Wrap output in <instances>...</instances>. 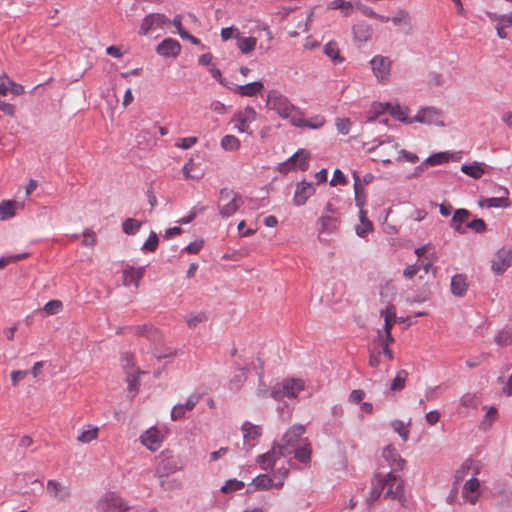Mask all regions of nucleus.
<instances>
[{"instance_id":"9b49d317","label":"nucleus","mask_w":512,"mask_h":512,"mask_svg":"<svg viewBox=\"0 0 512 512\" xmlns=\"http://www.w3.org/2000/svg\"><path fill=\"white\" fill-rule=\"evenodd\" d=\"M170 23L169 18L161 13H150L146 15L140 25L138 34L147 35L155 29H163Z\"/></svg>"},{"instance_id":"1a4fd4ad","label":"nucleus","mask_w":512,"mask_h":512,"mask_svg":"<svg viewBox=\"0 0 512 512\" xmlns=\"http://www.w3.org/2000/svg\"><path fill=\"white\" fill-rule=\"evenodd\" d=\"M97 512H128L127 503L116 493L103 495L96 503Z\"/></svg>"},{"instance_id":"58836bf2","label":"nucleus","mask_w":512,"mask_h":512,"mask_svg":"<svg viewBox=\"0 0 512 512\" xmlns=\"http://www.w3.org/2000/svg\"><path fill=\"white\" fill-rule=\"evenodd\" d=\"M121 366H122L123 370L125 371L126 375H134V374H142L143 373L136 367L134 355L129 352H125L121 356Z\"/></svg>"},{"instance_id":"a211bd4d","label":"nucleus","mask_w":512,"mask_h":512,"mask_svg":"<svg viewBox=\"0 0 512 512\" xmlns=\"http://www.w3.org/2000/svg\"><path fill=\"white\" fill-rule=\"evenodd\" d=\"M383 458L394 471L403 470L406 461L400 456L393 445H387L382 452Z\"/></svg>"},{"instance_id":"f704fd0d","label":"nucleus","mask_w":512,"mask_h":512,"mask_svg":"<svg viewBox=\"0 0 512 512\" xmlns=\"http://www.w3.org/2000/svg\"><path fill=\"white\" fill-rule=\"evenodd\" d=\"M353 36L355 41L367 42L372 35V29L369 24L365 22H359L352 28Z\"/></svg>"},{"instance_id":"b1692460","label":"nucleus","mask_w":512,"mask_h":512,"mask_svg":"<svg viewBox=\"0 0 512 512\" xmlns=\"http://www.w3.org/2000/svg\"><path fill=\"white\" fill-rule=\"evenodd\" d=\"M511 252L506 249H500L493 262H492V269L494 272L501 274L503 273L511 263Z\"/></svg>"},{"instance_id":"72a5a7b5","label":"nucleus","mask_w":512,"mask_h":512,"mask_svg":"<svg viewBox=\"0 0 512 512\" xmlns=\"http://www.w3.org/2000/svg\"><path fill=\"white\" fill-rule=\"evenodd\" d=\"M380 315L384 318V328L381 331L390 337V332L396 323L395 307L393 305L388 306L380 312Z\"/></svg>"},{"instance_id":"c756f323","label":"nucleus","mask_w":512,"mask_h":512,"mask_svg":"<svg viewBox=\"0 0 512 512\" xmlns=\"http://www.w3.org/2000/svg\"><path fill=\"white\" fill-rule=\"evenodd\" d=\"M467 277L463 274H455L450 279V291L457 297H462L468 289Z\"/></svg>"},{"instance_id":"bb28decb","label":"nucleus","mask_w":512,"mask_h":512,"mask_svg":"<svg viewBox=\"0 0 512 512\" xmlns=\"http://www.w3.org/2000/svg\"><path fill=\"white\" fill-rule=\"evenodd\" d=\"M294 457L301 463L308 464L311 461L312 446L308 438H304L301 444L293 449Z\"/></svg>"},{"instance_id":"423d86ee","label":"nucleus","mask_w":512,"mask_h":512,"mask_svg":"<svg viewBox=\"0 0 512 512\" xmlns=\"http://www.w3.org/2000/svg\"><path fill=\"white\" fill-rule=\"evenodd\" d=\"M389 111L390 114L397 120L404 122V123H413L414 117L410 118L408 117L409 109L407 107H402L400 105H392V104H382L378 103L373 105L372 111L370 112V115L368 116V121L372 122L376 120L377 117L382 115L385 111Z\"/></svg>"},{"instance_id":"de8ad7c7","label":"nucleus","mask_w":512,"mask_h":512,"mask_svg":"<svg viewBox=\"0 0 512 512\" xmlns=\"http://www.w3.org/2000/svg\"><path fill=\"white\" fill-rule=\"evenodd\" d=\"M141 228V222L134 219V218H128L126 219L122 224V229L124 233L128 235H133L139 231Z\"/></svg>"},{"instance_id":"680f3d73","label":"nucleus","mask_w":512,"mask_h":512,"mask_svg":"<svg viewBox=\"0 0 512 512\" xmlns=\"http://www.w3.org/2000/svg\"><path fill=\"white\" fill-rule=\"evenodd\" d=\"M158 242L159 239L157 234L155 232H151L142 249L149 252H154L157 249Z\"/></svg>"},{"instance_id":"37998d69","label":"nucleus","mask_w":512,"mask_h":512,"mask_svg":"<svg viewBox=\"0 0 512 512\" xmlns=\"http://www.w3.org/2000/svg\"><path fill=\"white\" fill-rule=\"evenodd\" d=\"M17 203L12 200H4L0 202V218L7 220L15 215Z\"/></svg>"},{"instance_id":"3c124183","label":"nucleus","mask_w":512,"mask_h":512,"mask_svg":"<svg viewBox=\"0 0 512 512\" xmlns=\"http://www.w3.org/2000/svg\"><path fill=\"white\" fill-rule=\"evenodd\" d=\"M378 477H381V474H377L372 482V488L368 498L369 504L375 502L380 497L381 493L385 490L382 488V485L378 484Z\"/></svg>"},{"instance_id":"13d9d810","label":"nucleus","mask_w":512,"mask_h":512,"mask_svg":"<svg viewBox=\"0 0 512 512\" xmlns=\"http://www.w3.org/2000/svg\"><path fill=\"white\" fill-rule=\"evenodd\" d=\"M497 410L494 407H489L486 411V414L481 422V427L483 429H488L492 425L493 421L496 419Z\"/></svg>"},{"instance_id":"0e129e2a","label":"nucleus","mask_w":512,"mask_h":512,"mask_svg":"<svg viewBox=\"0 0 512 512\" xmlns=\"http://www.w3.org/2000/svg\"><path fill=\"white\" fill-rule=\"evenodd\" d=\"M419 160L418 156L414 153L405 151V150H399L396 157V161H403V162H409V163H416Z\"/></svg>"},{"instance_id":"052dcab7","label":"nucleus","mask_w":512,"mask_h":512,"mask_svg":"<svg viewBox=\"0 0 512 512\" xmlns=\"http://www.w3.org/2000/svg\"><path fill=\"white\" fill-rule=\"evenodd\" d=\"M351 125L349 118H338L336 120V128L340 134L347 135L350 132Z\"/></svg>"},{"instance_id":"0eeeda50","label":"nucleus","mask_w":512,"mask_h":512,"mask_svg":"<svg viewBox=\"0 0 512 512\" xmlns=\"http://www.w3.org/2000/svg\"><path fill=\"white\" fill-rule=\"evenodd\" d=\"M311 153L306 149H299L289 159L279 165V172L287 174L293 170L306 171L309 168Z\"/></svg>"},{"instance_id":"2f4dec72","label":"nucleus","mask_w":512,"mask_h":512,"mask_svg":"<svg viewBox=\"0 0 512 512\" xmlns=\"http://www.w3.org/2000/svg\"><path fill=\"white\" fill-rule=\"evenodd\" d=\"M273 486V480L270 476L266 474L258 475L253 479V481L248 485V492L252 493L255 491L268 490Z\"/></svg>"},{"instance_id":"393cba45","label":"nucleus","mask_w":512,"mask_h":512,"mask_svg":"<svg viewBox=\"0 0 512 512\" xmlns=\"http://www.w3.org/2000/svg\"><path fill=\"white\" fill-rule=\"evenodd\" d=\"M414 122L426 123V124H442L440 120V114L435 108L427 107L422 109L415 117Z\"/></svg>"},{"instance_id":"2eb2a0df","label":"nucleus","mask_w":512,"mask_h":512,"mask_svg":"<svg viewBox=\"0 0 512 512\" xmlns=\"http://www.w3.org/2000/svg\"><path fill=\"white\" fill-rule=\"evenodd\" d=\"M46 490L50 497L60 502H67L71 498V489L69 486L56 480H48Z\"/></svg>"},{"instance_id":"79ce46f5","label":"nucleus","mask_w":512,"mask_h":512,"mask_svg":"<svg viewBox=\"0 0 512 512\" xmlns=\"http://www.w3.org/2000/svg\"><path fill=\"white\" fill-rule=\"evenodd\" d=\"M257 44L255 37H240L237 38V46L243 54L251 53Z\"/></svg>"},{"instance_id":"39448f33","label":"nucleus","mask_w":512,"mask_h":512,"mask_svg":"<svg viewBox=\"0 0 512 512\" xmlns=\"http://www.w3.org/2000/svg\"><path fill=\"white\" fill-rule=\"evenodd\" d=\"M258 117L259 114L252 106H246L233 114L231 122L234 124V129L238 133L252 135L253 131L250 126Z\"/></svg>"},{"instance_id":"f257e3e1","label":"nucleus","mask_w":512,"mask_h":512,"mask_svg":"<svg viewBox=\"0 0 512 512\" xmlns=\"http://www.w3.org/2000/svg\"><path fill=\"white\" fill-rule=\"evenodd\" d=\"M266 105L269 109L274 110L281 118L289 119L293 124V118L299 114L296 108L288 98L277 91H270L267 96Z\"/></svg>"},{"instance_id":"dca6fc26","label":"nucleus","mask_w":512,"mask_h":512,"mask_svg":"<svg viewBox=\"0 0 512 512\" xmlns=\"http://www.w3.org/2000/svg\"><path fill=\"white\" fill-rule=\"evenodd\" d=\"M228 89L234 94L243 97H254L262 93L264 90V84L261 81H254L244 85L231 83V86H228Z\"/></svg>"},{"instance_id":"e433bc0d","label":"nucleus","mask_w":512,"mask_h":512,"mask_svg":"<svg viewBox=\"0 0 512 512\" xmlns=\"http://www.w3.org/2000/svg\"><path fill=\"white\" fill-rule=\"evenodd\" d=\"M352 177L354 180V192H355L356 205L359 207V209L361 211V210H364L363 206L365 205L364 188L361 185V178L357 171L352 172Z\"/></svg>"},{"instance_id":"a19ab883","label":"nucleus","mask_w":512,"mask_h":512,"mask_svg":"<svg viewBox=\"0 0 512 512\" xmlns=\"http://www.w3.org/2000/svg\"><path fill=\"white\" fill-rule=\"evenodd\" d=\"M220 145L223 150L234 152L240 149L241 142L235 135L227 134L221 139Z\"/></svg>"},{"instance_id":"09e8293b","label":"nucleus","mask_w":512,"mask_h":512,"mask_svg":"<svg viewBox=\"0 0 512 512\" xmlns=\"http://www.w3.org/2000/svg\"><path fill=\"white\" fill-rule=\"evenodd\" d=\"M465 232L468 230V229H471L473 230L475 233H482L486 230V224L484 222L483 219L481 218H474V219H470L467 221V223L465 224Z\"/></svg>"},{"instance_id":"6e6d98bb","label":"nucleus","mask_w":512,"mask_h":512,"mask_svg":"<svg viewBox=\"0 0 512 512\" xmlns=\"http://www.w3.org/2000/svg\"><path fill=\"white\" fill-rule=\"evenodd\" d=\"M392 427L394 429L395 432H397L399 434V436L404 440V441H407L408 438H409V429H408V426L400 421V420H395L392 422Z\"/></svg>"},{"instance_id":"338daca9","label":"nucleus","mask_w":512,"mask_h":512,"mask_svg":"<svg viewBox=\"0 0 512 512\" xmlns=\"http://www.w3.org/2000/svg\"><path fill=\"white\" fill-rule=\"evenodd\" d=\"M27 257H28V253L16 254V255L9 256V257H2V258H0V269L6 267L7 265H9L11 263L26 259Z\"/></svg>"},{"instance_id":"4d7b16f0","label":"nucleus","mask_w":512,"mask_h":512,"mask_svg":"<svg viewBox=\"0 0 512 512\" xmlns=\"http://www.w3.org/2000/svg\"><path fill=\"white\" fill-rule=\"evenodd\" d=\"M206 320L207 315L204 312H200L195 315L187 316L185 321L189 328H195L198 324L203 323Z\"/></svg>"},{"instance_id":"603ef678","label":"nucleus","mask_w":512,"mask_h":512,"mask_svg":"<svg viewBox=\"0 0 512 512\" xmlns=\"http://www.w3.org/2000/svg\"><path fill=\"white\" fill-rule=\"evenodd\" d=\"M244 487V482L239 481L237 479H229L226 483L221 487V491L223 493H231L238 490H241Z\"/></svg>"},{"instance_id":"412c9836","label":"nucleus","mask_w":512,"mask_h":512,"mask_svg":"<svg viewBox=\"0 0 512 512\" xmlns=\"http://www.w3.org/2000/svg\"><path fill=\"white\" fill-rule=\"evenodd\" d=\"M127 329L128 333H131L135 336L145 337L151 341H156L159 338L158 329L151 324L130 326Z\"/></svg>"},{"instance_id":"f03ea898","label":"nucleus","mask_w":512,"mask_h":512,"mask_svg":"<svg viewBox=\"0 0 512 512\" xmlns=\"http://www.w3.org/2000/svg\"><path fill=\"white\" fill-rule=\"evenodd\" d=\"M305 389V382L298 378L285 379L282 383L275 385L271 389L270 396L276 401L284 398H296L300 392Z\"/></svg>"},{"instance_id":"20e7f679","label":"nucleus","mask_w":512,"mask_h":512,"mask_svg":"<svg viewBox=\"0 0 512 512\" xmlns=\"http://www.w3.org/2000/svg\"><path fill=\"white\" fill-rule=\"evenodd\" d=\"M306 428L302 424H295L291 426L282 436L280 442L276 443L281 453L285 455L291 454L293 449L301 444L304 439L302 436L305 434Z\"/></svg>"},{"instance_id":"4468645a","label":"nucleus","mask_w":512,"mask_h":512,"mask_svg":"<svg viewBox=\"0 0 512 512\" xmlns=\"http://www.w3.org/2000/svg\"><path fill=\"white\" fill-rule=\"evenodd\" d=\"M315 185L311 182L300 181L296 184L293 195V203L296 206H303L308 199L315 194Z\"/></svg>"},{"instance_id":"7ed1b4c3","label":"nucleus","mask_w":512,"mask_h":512,"mask_svg":"<svg viewBox=\"0 0 512 512\" xmlns=\"http://www.w3.org/2000/svg\"><path fill=\"white\" fill-rule=\"evenodd\" d=\"M242 197L228 188H222L219 191L218 211L223 218H227L235 214L242 205Z\"/></svg>"},{"instance_id":"774afa93","label":"nucleus","mask_w":512,"mask_h":512,"mask_svg":"<svg viewBox=\"0 0 512 512\" xmlns=\"http://www.w3.org/2000/svg\"><path fill=\"white\" fill-rule=\"evenodd\" d=\"M448 161V153L447 152H440L437 154H434L426 159V163L430 165H438L442 164Z\"/></svg>"},{"instance_id":"f8f14e48","label":"nucleus","mask_w":512,"mask_h":512,"mask_svg":"<svg viewBox=\"0 0 512 512\" xmlns=\"http://www.w3.org/2000/svg\"><path fill=\"white\" fill-rule=\"evenodd\" d=\"M378 484L382 485V488L385 489V497L395 499L400 498L403 494L402 482L392 473L378 477Z\"/></svg>"},{"instance_id":"8fccbe9b","label":"nucleus","mask_w":512,"mask_h":512,"mask_svg":"<svg viewBox=\"0 0 512 512\" xmlns=\"http://www.w3.org/2000/svg\"><path fill=\"white\" fill-rule=\"evenodd\" d=\"M378 477H381V474H377L372 482V488L368 498L369 504L375 502L380 497L381 493L385 490L382 488V485L378 484Z\"/></svg>"},{"instance_id":"e2e57ef3","label":"nucleus","mask_w":512,"mask_h":512,"mask_svg":"<svg viewBox=\"0 0 512 512\" xmlns=\"http://www.w3.org/2000/svg\"><path fill=\"white\" fill-rule=\"evenodd\" d=\"M395 25L410 26V16L406 11H399L394 17L390 19Z\"/></svg>"},{"instance_id":"c9c22d12","label":"nucleus","mask_w":512,"mask_h":512,"mask_svg":"<svg viewBox=\"0 0 512 512\" xmlns=\"http://www.w3.org/2000/svg\"><path fill=\"white\" fill-rule=\"evenodd\" d=\"M324 54L329 57L334 64H341L345 58L341 55L338 44L335 41H329L324 45Z\"/></svg>"},{"instance_id":"ea45409f","label":"nucleus","mask_w":512,"mask_h":512,"mask_svg":"<svg viewBox=\"0 0 512 512\" xmlns=\"http://www.w3.org/2000/svg\"><path fill=\"white\" fill-rule=\"evenodd\" d=\"M460 171L463 172L464 174L468 175L469 177L473 178V179H479L485 173V170L483 168V164L480 163V162H477V161H474L471 164H463L460 167Z\"/></svg>"},{"instance_id":"a878e982","label":"nucleus","mask_w":512,"mask_h":512,"mask_svg":"<svg viewBox=\"0 0 512 512\" xmlns=\"http://www.w3.org/2000/svg\"><path fill=\"white\" fill-rule=\"evenodd\" d=\"M242 433L244 441L250 444V446H254L255 442L262 435V428L258 425H253L252 423L246 421L242 425Z\"/></svg>"},{"instance_id":"a18cd8bd","label":"nucleus","mask_w":512,"mask_h":512,"mask_svg":"<svg viewBox=\"0 0 512 512\" xmlns=\"http://www.w3.org/2000/svg\"><path fill=\"white\" fill-rule=\"evenodd\" d=\"M408 377L406 370H400L397 372L396 377L393 379L390 385L391 391H401L405 387V383Z\"/></svg>"},{"instance_id":"bf43d9fd","label":"nucleus","mask_w":512,"mask_h":512,"mask_svg":"<svg viewBox=\"0 0 512 512\" xmlns=\"http://www.w3.org/2000/svg\"><path fill=\"white\" fill-rule=\"evenodd\" d=\"M198 142V138L195 136H189L180 138L175 142V146L180 149H190Z\"/></svg>"},{"instance_id":"aec40b11","label":"nucleus","mask_w":512,"mask_h":512,"mask_svg":"<svg viewBox=\"0 0 512 512\" xmlns=\"http://www.w3.org/2000/svg\"><path fill=\"white\" fill-rule=\"evenodd\" d=\"M159 55L164 57H176L181 51L180 43L172 38H166L156 47Z\"/></svg>"},{"instance_id":"ddd939ff","label":"nucleus","mask_w":512,"mask_h":512,"mask_svg":"<svg viewBox=\"0 0 512 512\" xmlns=\"http://www.w3.org/2000/svg\"><path fill=\"white\" fill-rule=\"evenodd\" d=\"M164 438V434L159 429L150 427L140 435V442L150 451H157L161 447Z\"/></svg>"},{"instance_id":"f3484780","label":"nucleus","mask_w":512,"mask_h":512,"mask_svg":"<svg viewBox=\"0 0 512 512\" xmlns=\"http://www.w3.org/2000/svg\"><path fill=\"white\" fill-rule=\"evenodd\" d=\"M479 489L480 481L476 477H471L462 488V498L471 505H475L479 499Z\"/></svg>"},{"instance_id":"864d4df0","label":"nucleus","mask_w":512,"mask_h":512,"mask_svg":"<svg viewBox=\"0 0 512 512\" xmlns=\"http://www.w3.org/2000/svg\"><path fill=\"white\" fill-rule=\"evenodd\" d=\"M43 310L48 315L58 314L63 310V303L60 300H50L44 305Z\"/></svg>"},{"instance_id":"5fc2aeb1","label":"nucleus","mask_w":512,"mask_h":512,"mask_svg":"<svg viewBox=\"0 0 512 512\" xmlns=\"http://www.w3.org/2000/svg\"><path fill=\"white\" fill-rule=\"evenodd\" d=\"M245 380H246L245 370L239 369L238 372L230 380V389L239 390Z\"/></svg>"},{"instance_id":"473e14b6","label":"nucleus","mask_w":512,"mask_h":512,"mask_svg":"<svg viewBox=\"0 0 512 512\" xmlns=\"http://www.w3.org/2000/svg\"><path fill=\"white\" fill-rule=\"evenodd\" d=\"M99 428L92 424L83 426L77 436V441L83 444L90 443L98 438Z\"/></svg>"},{"instance_id":"4be33fe9","label":"nucleus","mask_w":512,"mask_h":512,"mask_svg":"<svg viewBox=\"0 0 512 512\" xmlns=\"http://www.w3.org/2000/svg\"><path fill=\"white\" fill-rule=\"evenodd\" d=\"M498 193L500 194L497 197H491L486 198L480 202L481 206H485L488 208H506L510 205L509 198H508V190L504 187H500L498 190Z\"/></svg>"},{"instance_id":"9d476101","label":"nucleus","mask_w":512,"mask_h":512,"mask_svg":"<svg viewBox=\"0 0 512 512\" xmlns=\"http://www.w3.org/2000/svg\"><path fill=\"white\" fill-rule=\"evenodd\" d=\"M370 65L374 76L377 81L385 84L390 79L391 60L389 57L382 55H375L370 60Z\"/></svg>"},{"instance_id":"49530a36","label":"nucleus","mask_w":512,"mask_h":512,"mask_svg":"<svg viewBox=\"0 0 512 512\" xmlns=\"http://www.w3.org/2000/svg\"><path fill=\"white\" fill-rule=\"evenodd\" d=\"M321 225L320 231L331 233L336 229L337 219L333 216H322L319 219Z\"/></svg>"},{"instance_id":"7c9ffc66","label":"nucleus","mask_w":512,"mask_h":512,"mask_svg":"<svg viewBox=\"0 0 512 512\" xmlns=\"http://www.w3.org/2000/svg\"><path fill=\"white\" fill-rule=\"evenodd\" d=\"M325 124V118L317 115L311 119H304L302 114L299 112L297 117L293 118V125L297 127H307L310 129H319Z\"/></svg>"},{"instance_id":"4c0bfd02","label":"nucleus","mask_w":512,"mask_h":512,"mask_svg":"<svg viewBox=\"0 0 512 512\" xmlns=\"http://www.w3.org/2000/svg\"><path fill=\"white\" fill-rule=\"evenodd\" d=\"M366 214L365 210L359 212L360 224L356 227V234L361 238L366 237L374 229L373 223L367 218Z\"/></svg>"},{"instance_id":"6ab92c4d","label":"nucleus","mask_w":512,"mask_h":512,"mask_svg":"<svg viewBox=\"0 0 512 512\" xmlns=\"http://www.w3.org/2000/svg\"><path fill=\"white\" fill-rule=\"evenodd\" d=\"M281 456H285V454L281 453V450L277 447L276 443H274L270 451L258 456L257 463L260 465L261 469L269 470L273 468L275 462Z\"/></svg>"},{"instance_id":"6e6552de","label":"nucleus","mask_w":512,"mask_h":512,"mask_svg":"<svg viewBox=\"0 0 512 512\" xmlns=\"http://www.w3.org/2000/svg\"><path fill=\"white\" fill-rule=\"evenodd\" d=\"M367 152L375 153L374 161H380L384 164L391 163L393 159L396 160L398 144L392 139H387L385 141H381L376 146L368 148Z\"/></svg>"},{"instance_id":"cd10ccee","label":"nucleus","mask_w":512,"mask_h":512,"mask_svg":"<svg viewBox=\"0 0 512 512\" xmlns=\"http://www.w3.org/2000/svg\"><path fill=\"white\" fill-rule=\"evenodd\" d=\"M145 272L144 267H127L123 272V284L125 286L129 285H135L136 287L139 286V282L141 278L143 277Z\"/></svg>"},{"instance_id":"69168bd1","label":"nucleus","mask_w":512,"mask_h":512,"mask_svg":"<svg viewBox=\"0 0 512 512\" xmlns=\"http://www.w3.org/2000/svg\"><path fill=\"white\" fill-rule=\"evenodd\" d=\"M5 79L8 81L9 84V91L16 95H22L24 93V87L21 84H18L12 80L9 79V77L6 74H3L0 76V80Z\"/></svg>"},{"instance_id":"c03bdc74","label":"nucleus","mask_w":512,"mask_h":512,"mask_svg":"<svg viewBox=\"0 0 512 512\" xmlns=\"http://www.w3.org/2000/svg\"><path fill=\"white\" fill-rule=\"evenodd\" d=\"M352 3L349 2V1H345V0H332L329 4H328V8L331 9V10H341L342 14L344 16H349L351 14V10H352Z\"/></svg>"},{"instance_id":"c85d7f7f","label":"nucleus","mask_w":512,"mask_h":512,"mask_svg":"<svg viewBox=\"0 0 512 512\" xmlns=\"http://www.w3.org/2000/svg\"><path fill=\"white\" fill-rule=\"evenodd\" d=\"M470 218V213L466 209L455 210L452 219L450 220V227L455 231L463 234L465 233V224Z\"/></svg>"},{"instance_id":"5701e85b","label":"nucleus","mask_w":512,"mask_h":512,"mask_svg":"<svg viewBox=\"0 0 512 512\" xmlns=\"http://www.w3.org/2000/svg\"><path fill=\"white\" fill-rule=\"evenodd\" d=\"M494 343L499 348L512 346V324H505L494 334Z\"/></svg>"}]
</instances>
